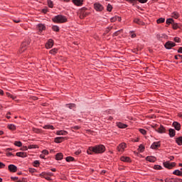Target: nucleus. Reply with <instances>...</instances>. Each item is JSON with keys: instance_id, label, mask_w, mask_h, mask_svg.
Listing matches in <instances>:
<instances>
[{"instance_id": "1", "label": "nucleus", "mask_w": 182, "mask_h": 182, "mask_svg": "<svg viewBox=\"0 0 182 182\" xmlns=\"http://www.w3.org/2000/svg\"><path fill=\"white\" fill-rule=\"evenodd\" d=\"M106 147L104 145H96L95 146H90L87 150V154H92L95 153V154H100L105 153Z\"/></svg>"}, {"instance_id": "2", "label": "nucleus", "mask_w": 182, "mask_h": 182, "mask_svg": "<svg viewBox=\"0 0 182 182\" xmlns=\"http://www.w3.org/2000/svg\"><path fill=\"white\" fill-rule=\"evenodd\" d=\"M53 21L55 22V23H65V22H68V18H66L65 16L58 15L53 18Z\"/></svg>"}, {"instance_id": "3", "label": "nucleus", "mask_w": 182, "mask_h": 182, "mask_svg": "<svg viewBox=\"0 0 182 182\" xmlns=\"http://www.w3.org/2000/svg\"><path fill=\"white\" fill-rule=\"evenodd\" d=\"M164 167L165 168H168V170H171L173 167H176V163L170 162L169 161L164 162Z\"/></svg>"}, {"instance_id": "4", "label": "nucleus", "mask_w": 182, "mask_h": 182, "mask_svg": "<svg viewBox=\"0 0 182 182\" xmlns=\"http://www.w3.org/2000/svg\"><path fill=\"white\" fill-rule=\"evenodd\" d=\"M28 45H29V43L28 41H24L21 43L20 46V49L18 50L19 53H23V51L27 49Z\"/></svg>"}, {"instance_id": "5", "label": "nucleus", "mask_w": 182, "mask_h": 182, "mask_svg": "<svg viewBox=\"0 0 182 182\" xmlns=\"http://www.w3.org/2000/svg\"><path fill=\"white\" fill-rule=\"evenodd\" d=\"M94 9H95L97 12H102V11L104 9V7L101 4L95 3L94 4Z\"/></svg>"}, {"instance_id": "6", "label": "nucleus", "mask_w": 182, "mask_h": 182, "mask_svg": "<svg viewBox=\"0 0 182 182\" xmlns=\"http://www.w3.org/2000/svg\"><path fill=\"white\" fill-rule=\"evenodd\" d=\"M124 149H126V143L122 142L119 144V146L117 148V151H119V153H123V151H124Z\"/></svg>"}, {"instance_id": "7", "label": "nucleus", "mask_w": 182, "mask_h": 182, "mask_svg": "<svg viewBox=\"0 0 182 182\" xmlns=\"http://www.w3.org/2000/svg\"><path fill=\"white\" fill-rule=\"evenodd\" d=\"M174 46H176V43L173 41H168L165 43L166 49H171V48H174Z\"/></svg>"}, {"instance_id": "8", "label": "nucleus", "mask_w": 182, "mask_h": 182, "mask_svg": "<svg viewBox=\"0 0 182 182\" xmlns=\"http://www.w3.org/2000/svg\"><path fill=\"white\" fill-rule=\"evenodd\" d=\"M9 170L11 173H16V171H18V167H16V166L14 164H11L9 166Z\"/></svg>"}, {"instance_id": "9", "label": "nucleus", "mask_w": 182, "mask_h": 182, "mask_svg": "<svg viewBox=\"0 0 182 182\" xmlns=\"http://www.w3.org/2000/svg\"><path fill=\"white\" fill-rule=\"evenodd\" d=\"M37 29L39 32H42L43 31H45L46 29V26L45 24L39 23L37 25Z\"/></svg>"}, {"instance_id": "10", "label": "nucleus", "mask_w": 182, "mask_h": 182, "mask_svg": "<svg viewBox=\"0 0 182 182\" xmlns=\"http://www.w3.org/2000/svg\"><path fill=\"white\" fill-rule=\"evenodd\" d=\"M53 46V41L52 39H49L46 44V49H50Z\"/></svg>"}, {"instance_id": "11", "label": "nucleus", "mask_w": 182, "mask_h": 182, "mask_svg": "<svg viewBox=\"0 0 182 182\" xmlns=\"http://www.w3.org/2000/svg\"><path fill=\"white\" fill-rule=\"evenodd\" d=\"M49 154V151L46 149L43 150L41 154L40 155V157L41 159H44V160H46V156H48Z\"/></svg>"}, {"instance_id": "12", "label": "nucleus", "mask_w": 182, "mask_h": 182, "mask_svg": "<svg viewBox=\"0 0 182 182\" xmlns=\"http://www.w3.org/2000/svg\"><path fill=\"white\" fill-rule=\"evenodd\" d=\"M73 3L76 6H82L83 5V0H73Z\"/></svg>"}, {"instance_id": "13", "label": "nucleus", "mask_w": 182, "mask_h": 182, "mask_svg": "<svg viewBox=\"0 0 182 182\" xmlns=\"http://www.w3.org/2000/svg\"><path fill=\"white\" fill-rule=\"evenodd\" d=\"M65 139H66V137H63V136H59V137H56L54 139L55 143H62V141H65Z\"/></svg>"}, {"instance_id": "14", "label": "nucleus", "mask_w": 182, "mask_h": 182, "mask_svg": "<svg viewBox=\"0 0 182 182\" xmlns=\"http://www.w3.org/2000/svg\"><path fill=\"white\" fill-rule=\"evenodd\" d=\"M173 126L174 129H176V130H177L178 132L181 129V125L180 124V123H178L177 122H174L173 123Z\"/></svg>"}, {"instance_id": "15", "label": "nucleus", "mask_w": 182, "mask_h": 182, "mask_svg": "<svg viewBox=\"0 0 182 182\" xmlns=\"http://www.w3.org/2000/svg\"><path fill=\"white\" fill-rule=\"evenodd\" d=\"M40 177H43V178H46V180H50V177L48 176V173L43 172L39 175Z\"/></svg>"}, {"instance_id": "16", "label": "nucleus", "mask_w": 182, "mask_h": 182, "mask_svg": "<svg viewBox=\"0 0 182 182\" xmlns=\"http://www.w3.org/2000/svg\"><path fill=\"white\" fill-rule=\"evenodd\" d=\"M157 147H160V142H154L151 146V149H153L154 150H156Z\"/></svg>"}, {"instance_id": "17", "label": "nucleus", "mask_w": 182, "mask_h": 182, "mask_svg": "<svg viewBox=\"0 0 182 182\" xmlns=\"http://www.w3.org/2000/svg\"><path fill=\"white\" fill-rule=\"evenodd\" d=\"M56 134H58V136H66L68 135V132L66 131H57Z\"/></svg>"}, {"instance_id": "18", "label": "nucleus", "mask_w": 182, "mask_h": 182, "mask_svg": "<svg viewBox=\"0 0 182 182\" xmlns=\"http://www.w3.org/2000/svg\"><path fill=\"white\" fill-rule=\"evenodd\" d=\"M158 133H166V128L163 125H160L159 128L157 129Z\"/></svg>"}, {"instance_id": "19", "label": "nucleus", "mask_w": 182, "mask_h": 182, "mask_svg": "<svg viewBox=\"0 0 182 182\" xmlns=\"http://www.w3.org/2000/svg\"><path fill=\"white\" fill-rule=\"evenodd\" d=\"M117 127H119V129H126V127H127V124H123L122 122H118L117 124Z\"/></svg>"}, {"instance_id": "20", "label": "nucleus", "mask_w": 182, "mask_h": 182, "mask_svg": "<svg viewBox=\"0 0 182 182\" xmlns=\"http://www.w3.org/2000/svg\"><path fill=\"white\" fill-rule=\"evenodd\" d=\"M55 160H63V154L58 153L55 155Z\"/></svg>"}, {"instance_id": "21", "label": "nucleus", "mask_w": 182, "mask_h": 182, "mask_svg": "<svg viewBox=\"0 0 182 182\" xmlns=\"http://www.w3.org/2000/svg\"><path fill=\"white\" fill-rule=\"evenodd\" d=\"M176 136V130L173 129H169V136L174 137Z\"/></svg>"}, {"instance_id": "22", "label": "nucleus", "mask_w": 182, "mask_h": 182, "mask_svg": "<svg viewBox=\"0 0 182 182\" xmlns=\"http://www.w3.org/2000/svg\"><path fill=\"white\" fill-rule=\"evenodd\" d=\"M172 18H174L175 19H178V18H180V14L177 11H174L172 13Z\"/></svg>"}, {"instance_id": "23", "label": "nucleus", "mask_w": 182, "mask_h": 182, "mask_svg": "<svg viewBox=\"0 0 182 182\" xmlns=\"http://www.w3.org/2000/svg\"><path fill=\"white\" fill-rule=\"evenodd\" d=\"M176 142L178 146H182V136L177 137L176 139Z\"/></svg>"}, {"instance_id": "24", "label": "nucleus", "mask_w": 182, "mask_h": 182, "mask_svg": "<svg viewBox=\"0 0 182 182\" xmlns=\"http://www.w3.org/2000/svg\"><path fill=\"white\" fill-rule=\"evenodd\" d=\"M16 156L18 157H22V158L26 157V153H24V152H17L16 153Z\"/></svg>"}, {"instance_id": "25", "label": "nucleus", "mask_w": 182, "mask_h": 182, "mask_svg": "<svg viewBox=\"0 0 182 182\" xmlns=\"http://www.w3.org/2000/svg\"><path fill=\"white\" fill-rule=\"evenodd\" d=\"M134 23H137L138 25H144V23L141 22L139 18L134 19Z\"/></svg>"}, {"instance_id": "26", "label": "nucleus", "mask_w": 182, "mask_h": 182, "mask_svg": "<svg viewBox=\"0 0 182 182\" xmlns=\"http://www.w3.org/2000/svg\"><path fill=\"white\" fill-rule=\"evenodd\" d=\"M8 129H9V130H16V126H15V124H10L8 125Z\"/></svg>"}, {"instance_id": "27", "label": "nucleus", "mask_w": 182, "mask_h": 182, "mask_svg": "<svg viewBox=\"0 0 182 182\" xmlns=\"http://www.w3.org/2000/svg\"><path fill=\"white\" fill-rule=\"evenodd\" d=\"M165 21H166V18H159V19L156 20V23H164Z\"/></svg>"}, {"instance_id": "28", "label": "nucleus", "mask_w": 182, "mask_h": 182, "mask_svg": "<svg viewBox=\"0 0 182 182\" xmlns=\"http://www.w3.org/2000/svg\"><path fill=\"white\" fill-rule=\"evenodd\" d=\"M173 174H174L175 176H182V172L180 170H175L173 172Z\"/></svg>"}, {"instance_id": "29", "label": "nucleus", "mask_w": 182, "mask_h": 182, "mask_svg": "<svg viewBox=\"0 0 182 182\" xmlns=\"http://www.w3.org/2000/svg\"><path fill=\"white\" fill-rule=\"evenodd\" d=\"M43 129L53 130L55 129V127H53V125H45L43 127Z\"/></svg>"}, {"instance_id": "30", "label": "nucleus", "mask_w": 182, "mask_h": 182, "mask_svg": "<svg viewBox=\"0 0 182 182\" xmlns=\"http://www.w3.org/2000/svg\"><path fill=\"white\" fill-rule=\"evenodd\" d=\"M50 55H56L58 53V48H53L50 50Z\"/></svg>"}, {"instance_id": "31", "label": "nucleus", "mask_w": 182, "mask_h": 182, "mask_svg": "<svg viewBox=\"0 0 182 182\" xmlns=\"http://www.w3.org/2000/svg\"><path fill=\"white\" fill-rule=\"evenodd\" d=\"M113 9V6L109 4L107 6V11L108 12H112V10Z\"/></svg>"}, {"instance_id": "32", "label": "nucleus", "mask_w": 182, "mask_h": 182, "mask_svg": "<svg viewBox=\"0 0 182 182\" xmlns=\"http://www.w3.org/2000/svg\"><path fill=\"white\" fill-rule=\"evenodd\" d=\"M52 29L54 32H59V26H53Z\"/></svg>"}, {"instance_id": "33", "label": "nucleus", "mask_w": 182, "mask_h": 182, "mask_svg": "<svg viewBox=\"0 0 182 182\" xmlns=\"http://www.w3.org/2000/svg\"><path fill=\"white\" fill-rule=\"evenodd\" d=\"M154 170H162L163 167L160 165H154Z\"/></svg>"}, {"instance_id": "34", "label": "nucleus", "mask_w": 182, "mask_h": 182, "mask_svg": "<svg viewBox=\"0 0 182 182\" xmlns=\"http://www.w3.org/2000/svg\"><path fill=\"white\" fill-rule=\"evenodd\" d=\"M14 144L17 146V147H22V142L21 141H16L14 142Z\"/></svg>"}, {"instance_id": "35", "label": "nucleus", "mask_w": 182, "mask_h": 182, "mask_svg": "<svg viewBox=\"0 0 182 182\" xmlns=\"http://www.w3.org/2000/svg\"><path fill=\"white\" fill-rule=\"evenodd\" d=\"M174 23V20L173 19V18H168L167 20H166V23L168 24V25H170V23Z\"/></svg>"}, {"instance_id": "36", "label": "nucleus", "mask_w": 182, "mask_h": 182, "mask_svg": "<svg viewBox=\"0 0 182 182\" xmlns=\"http://www.w3.org/2000/svg\"><path fill=\"white\" fill-rule=\"evenodd\" d=\"M48 5L49 8H53V1L51 0H48Z\"/></svg>"}, {"instance_id": "37", "label": "nucleus", "mask_w": 182, "mask_h": 182, "mask_svg": "<svg viewBox=\"0 0 182 182\" xmlns=\"http://www.w3.org/2000/svg\"><path fill=\"white\" fill-rule=\"evenodd\" d=\"M67 107H68L69 109H73V108L76 107V105L75 104H68Z\"/></svg>"}, {"instance_id": "38", "label": "nucleus", "mask_w": 182, "mask_h": 182, "mask_svg": "<svg viewBox=\"0 0 182 182\" xmlns=\"http://www.w3.org/2000/svg\"><path fill=\"white\" fill-rule=\"evenodd\" d=\"M138 150L139 151H141V152L144 151V146H143V144L139 145Z\"/></svg>"}, {"instance_id": "39", "label": "nucleus", "mask_w": 182, "mask_h": 182, "mask_svg": "<svg viewBox=\"0 0 182 182\" xmlns=\"http://www.w3.org/2000/svg\"><path fill=\"white\" fill-rule=\"evenodd\" d=\"M39 164H40L39 161H35L33 163V166L34 167H39Z\"/></svg>"}, {"instance_id": "40", "label": "nucleus", "mask_w": 182, "mask_h": 182, "mask_svg": "<svg viewBox=\"0 0 182 182\" xmlns=\"http://www.w3.org/2000/svg\"><path fill=\"white\" fill-rule=\"evenodd\" d=\"M172 25H173V29H178V23H174V21H173Z\"/></svg>"}, {"instance_id": "41", "label": "nucleus", "mask_w": 182, "mask_h": 182, "mask_svg": "<svg viewBox=\"0 0 182 182\" xmlns=\"http://www.w3.org/2000/svg\"><path fill=\"white\" fill-rule=\"evenodd\" d=\"M122 31H123L122 29L115 31V32L113 33V36H117V35H119V33H120V32H122Z\"/></svg>"}, {"instance_id": "42", "label": "nucleus", "mask_w": 182, "mask_h": 182, "mask_svg": "<svg viewBox=\"0 0 182 182\" xmlns=\"http://www.w3.org/2000/svg\"><path fill=\"white\" fill-rule=\"evenodd\" d=\"M33 132L34 133H37V134H39L41 133V129H38V128H33Z\"/></svg>"}, {"instance_id": "43", "label": "nucleus", "mask_w": 182, "mask_h": 182, "mask_svg": "<svg viewBox=\"0 0 182 182\" xmlns=\"http://www.w3.org/2000/svg\"><path fill=\"white\" fill-rule=\"evenodd\" d=\"M117 18H119L117 16L111 18V22H116V21H117Z\"/></svg>"}, {"instance_id": "44", "label": "nucleus", "mask_w": 182, "mask_h": 182, "mask_svg": "<svg viewBox=\"0 0 182 182\" xmlns=\"http://www.w3.org/2000/svg\"><path fill=\"white\" fill-rule=\"evenodd\" d=\"M28 149H38V145H33V144L29 145L28 146Z\"/></svg>"}, {"instance_id": "45", "label": "nucleus", "mask_w": 182, "mask_h": 182, "mask_svg": "<svg viewBox=\"0 0 182 182\" xmlns=\"http://www.w3.org/2000/svg\"><path fill=\"white\" fill-rule=\"evenodd\" d=\"M139 132L141 133V134H146L147 132L146 131V129H139Z\"/></svg>"}, {"instance_id": "46", "label": "nucleus", "mask_w": 182, "mask_h": 182, "mask_svg": "<svg viewBox=\"0 0 182 182\" xmlns=\"http://www.w3.org/2000/svg\"><path fill=\"white\" fill-rule=\"evenodd\" d=\"M28 171H29V173H35V172H36V169H35L33 168H29Z\"/></svg>"}, {"instance_id": "47", "label": "nucleus", "mask_w": 182, "mask_h": 182, "mask_svg": "<svg viewBox=\"0 0 182 182\" xmlns=\"http://www.w3.org/2000/svg\"><path fill=\"white\" fill-rule=\"evenodd\" d=\"M113 29V26H109L106 29V33H109V32H110V31H112Z\"/></svg>"}, {"instance_id": "48", "label": "nucleus", "mask_w": 182, "mask_h": 182, "mask_svg": "<svg viewBox=\"0 0 182 182\" xmlns=\"http://www.w3.org/2000/svg\"><path fill=\"white\" fill-rule=\"evenodd\" d=\"M154 159H156V157L154 156H147L146 158V160H154Z\"/></svg>"}, {"instance_id": "49", "label": "nucleus", "mask_w": 182, "mask_h": 182, "mask_svg": "<svg viewBox=\"0 0 182 182\" xmlns=\"http://www.w3.org/2000/svg\"><path fill=\"white\" fill-rule=\"evenodd\" d=\"M80 153H82V150L78 149L77 151L75 152V154L76 156H79V154H80Z\"/></svg>"}, {"instance_id": "50", "label": "nucleus", "mask_w": 182, "mask_h": 182, "mask_svg": "<svg viewBox=\"0 0 182 182\" xmlns=\"http://www.w3.org/2000/svg\"><path fill=\"white\" fill-rule=\"evenodd\" d=\"M182 59V55H175V59H176V60H178V59Z\"/></svg>"}, {"instance_id": "51", "label": "nucleus", "mask_w": 182, "mask_h": 182, "mask_svg": "<svg viewBox=\"0 0 182 182\" xmlns=\"http://www.w3.org/2000/svg\"><path fill=\"white\" fill-rule=\"evenodd\" d=\"M127 2H129V4H133L134 5V2H136V0H125Z\"/></svg>"}, {"instance_id": "52", "label": "nucleus", "mask_w": 182, "mask_h": 182, "mask_svg": "<svg viewBox=\"0 0 182 182\" xmlns=\"http://www.w3.org/2000/svg\"><path fill=\"white\" fill-rule=\"evenodd\" d=\"M65 160H75V158L72 157V156H67L65 158Z\"/></svg>"}, {"instance_id": "53", "label": "nucleus", "mask_w": 182, "mask_h": 182, "mask_svg": "<svg viewBox=\"0 0 182 182\" xmlns=\"http://www.w3.org/2000/svg\"><path fill=\"white\" fill-rule=\"evenodd\" d=\"M72 129H73L74 130H79V129H80V127L75 126V127H73Z\"/></svg>"}, {"instance_id": "54", "label": "nucleus", "mask_w": 182, "mask_h": 182, "mask_svg": "<svg viewBox=\"0 0 182 182\" xmlns=\"http://www.w3.org/2000/svg\"><path fill=\"white\" fill-rule=\"evenodd\" d=\"M121 160H130V159H129L127 156H122L121 157Z\"/></svg>"}, {"instance_id": "55", "label": "nucleus", "mask_w": 182, "mask_h": 182, "mask_svg": "<svg viewBox=\"0 0 182 182\" xmlns=\"http://www.w3.org/2000/svg\"><path fill=\"white\" fill-rule=\"evenodd\" d=\"M174 41H175V42H177V43L180 42V38H178V37H175V38H174Z\"/></svg>"}, {"instance_id": "56", "label": "nucleus", "mask_w": 182, "mask_h": 182, "mask_svg": "<svg viewBox=\"0 0 182 182\" xmlns=\"http://www.w3.org/2000/svg\"><path fill=\"white\" fill-rule=\"evenodd\" d=\"M140 2V4H146V2H147L148 0H137Z\"/></svg>"}, {"instance_id": "57", "label": "nucleus", "mask_w": 182, "mask_h": 182, "mask_svg": "<svg viewBox=\"0 0 182 182\" xmlns=\"http://www.w3.org/2000/svg\"><path fill=\"white\" fill-rule=\"evenodd\" d=\"M7 157H11V156H14V154L11 152L6 153Z\"/></svg>"}, {"instance_id": "58", "label": "nucleus", "mask_w": 182, "mask_h": 182, "mask_svg": "<svg viewBox=\"0 0 182 182\" xmlns=\"http://www.w3.org/2000/svg\"><path fill=\"white\" fill-rule=\"evenodd\" d=\"M5 167V165L4 164V163L0 162V168H4Z\"/></svg>"}, {"instance_id": "59", "label": "nucleus", "mask_w": 182, "mask_h": 182, "mask_svg": "<svg viewBox=\"0 0 182 182\" xmlns=\"http://www.w3.org/2000/svg\"><path fill=\"white\" fill-rule=\"evenodd\" d=\"M178 53H182V47H180L178 50Z\"/></svg>"}, {"instance_id": "60", "label": "nucleus", "mask_w": 182, "mask_h": 182, "mask_svg": "<svg viewBox=\"0 0 182 182\" xmlns=\"http://www.w3.org/2000/svg\"><path fill=\"white\" fill-rule=\"evenodd\" d=\"M6 96L8 97H12V95L11 93H9V92H6Z\"/></svg>"}, {"instance_id": "61", "label": "nucleus", "mask_w": 182, "mask_h": 182, "mask_svg": "<svg viewBox=\"0 0 182 182\" xmlns=\"http://www.w3.org/2000/svg\"><path fill=\"white\" fill-rule=\"evenodd\" d=\"M11 180L16 181V180H18V177H11Z\"/></svg>"}, {"instance_id": "62", "label": "nucleus", "mask_w": 182, "mask_h": 182, "mask_svg": "<svg viewBox=\"0 0 182 182\" xmlns=\"http://www.w3.org/2000/svg\"><path fill=\"white\" fill-rule=\"evenodd\" d=\"M165 182H173V181H171V179L170 178H166Z\"/></svg>"}, {"instance_id": "63", "label": "nucleus", "mask_w": 182, "mask_h": 182, "mask_svg": "<svg viewBox=\"0 0 182 182\" xmlns=\"http://www.w3.org/2000/svg\"><path fill=\"white\" fill-rule=\"evenodd\" d=\"M8 114H11V112H7L6 117L7 119H11V116H8Z\"/></svg>"}, {"instance_id": "64", "label": "nucleus", "mask_w": 182, "mask_h": 182, "mask_svg": "<svg viewBox=\"0 0 182 182\" xmlns=\"http://www.w3.org/2000/svg\"><path fill=\"white\" fill-rule=\"evenodd\" d=\"M0 95H1V96H4V90L0 89Z\"/></svg>"}]
</instances>
